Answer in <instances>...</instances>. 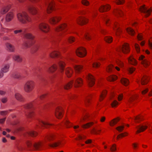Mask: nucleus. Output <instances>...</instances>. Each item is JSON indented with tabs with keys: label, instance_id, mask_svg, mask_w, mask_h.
Returning a JSON list of instances; mask_svg holds the SVG:
<instances>
[{
	"label": "nucleus",
	"instance_id": "f257e3e1",
	"mask_svg": "<svg viewBox=\"0 0 152 152\" xmlns=\"http://www.w3.org/2000/svg\"><path fill=\"white\" fill-rule=\"evenodd\" d=\"M44 142L39 141L32 142L29 140H27L26 144L27 147L29 149L37 151H41L43 149Z\"/></svg>",
	"mask_w": 152,
	"mask_h": 152
},
{
	"label": "nucleus",
	"instance_id": "f03ea898",
	"mask_svg": "<svg viewBox=\"0 0 152 152\" xmlns=\"http://www.w3.org/2000/svg\"><path fill=\"white\" fill-rule=\"evenodd\" d=\"M17 18L18 21L23 24H26L27 22H30L32 20L31 18L25 11L18 13L17 14Z\"/></svg>",
	"mask_w": 152,
	"mask_h": 152
},
{
	"label": "nucleus",
	"instance_id": "7ed1b4c3",
	"mask_svg": "<svg viewBox=\"0 0 152 152\" xmlns=\"http://www.w3.org/2000/svg\"><path fill=\"white\" fill-rule=\"evenodd\" d=\"M23 34L26 38L30 40L28 42L25 43L23 45L26 48L30 47L34 43L33 40L34 36L30 33H26L25 31L23 32Z\"/></svg>",
	"mask_w": 152,
	"mask_h": 152
},
{
	"label": "nucleus",
	"instance_id": "20e7f679",
	"mask_svg": "<svg viewBox=\"0 0 152 152\" xmlns=\"http://www.w3.org/2000/svg\"><path fill=\"white\" fill-rule=\"evenodd\" d=\"M36 101H34L29 104L25 105L24 106V108L26 110H28V111H25L26 115L28 117L31 118L33 115V112L31 111V109L32 108L34 104L35 103Z\"/></svg>",
	"mask_w": 152,
	"mask_h": 152
},
{
	"label": "nucleus",
	"instance_id": "39448f33",
	"mask_svg": "<svg viewBox=\"0 0 152 152\" xmlns=\"http://www.w3.org/2000/svg\"><path fill=\"white\" fill-rule=\"evenodd\" d=\"M34 83L32 81H28L25 84L24 86L25 91L27 93L31 92L34 88Z\"/></svg>",
	"mask_w": 152,
	"mask_h": 152
},
{
	"label": "nucleus",
	"instance_id": "423d86ee",
	"mask_svg": "<svg viewBox=\"0 0 152 152\" xmlns=\"http://www.w3.org/2000/svg\"><path fill=\"white\" fill-rule=\"evenodd\" d=\"M139 10L140 11L145 14V15L146 17L150 15L151 12L152 11V8L148 9L144 5L141 6L139 8Z\"/></svg>",
	"mask_w": 152,
	"mask_h": 152
},
{
	"label": "nucleus",
	"instance_id": "0eeeda50",
	"mask_svg": "<svg viewBox=\"0 0 152 152\" xmlns=\"http://www.w3.org/2000/svg\"><path fill=\"white\" fill-rule=\"evenodd\" d=\"M76 53L78 56L82 57L86 55V52L85 49L82 47H80L76 51Z\"/></svg>",
	"mask_w": 152,
	"mask_h": 152
},
{
	"label": "nucleus",
	"instance_id": "6e6552de",
	"mask_svg": "<svg viewBox=\"0 0 152 152\" xmlns=\"http://www.w3.org/2000/svg\"><path fill=\"white\" fill-rule=\"evenodd\" d=\"M118 50V51H121L124 53H127L130 51L129 45L127 43H124Z\"/></svg>",
	"mask_w": 152,
	"mask_h": 152
},
{
	"label": "nucleus",
	"instance_id": "1a4fd4ad",
	"mask_svg": "<svg viewBox=\"0 0 152 152\" xmlns=\"http://www.w3.org/2000/svg\"><path fill=\"white\" fill-rule=\"evenodd\" d=\"M54 2L52 1H49L46 3V10L48 13L53 10Z\"/></svg>",
	"mask_w": 152,
	"mask_h": 152
},
{
	"label": "nucleus",
	"instance_id": "9d476101",
	"mask_svg": "<svg viewBox=\"0 0 152 152\" xmlns=\"http://www.w3.org/2000/svg\"><path fill=\"white\" fill-rule=\"evenodd\" d=\"M139 60L141 61L142 64L145 67L149 66L150 64V62L145 58L144 56L141 55L139 58Z\"/></svg>",
	"mask_w": 152,
	"mask_h": 152
},
{
	"label": "nucleus",
	"instance_id": "9b49d317",
	"mask_svg": "<svg viewBox=\"0 0 152 152\" xmlns=\"http://www.w3.org/2000/svg\"><path fill=\"white\" fill-rule=\"evenodd\" d=\"M74 83L73 80H72L69 83H68L67 84H66L63 86L62 85H59L57 87V88H56V90H59L60 89H61L63 87L65 89H68L71 88L72 86V84Z\"/></svg>",
	"mask_w": 152,
	"mask_h": 152
},
{
	"label": "nucleus",
	"instance_id": "f8f14e48",
	"mask_svg": "<svg viewBox=\"0 0 152 152\" xmlns=\"http://www.w3.org/2000/svg\"><path fill=\"white\" fill-rule=\"evenodd\" d=\"M63 110L61 107H58L56 109L55 113L56 117L58 118L62 117L63 116Z\"/></svg>",
	"mask_w": 152,
	"mask_h": 152
},
{
	"label": "nucleus",
	"instance_id": "ddd939ff",
	"mask_svg": "<svg viewBox=\"0 0 152 152\" xmlns=\"http://www.w3.org/2000/svg\"><path fill=\"white\" fill-rule=\"evenodd\" d=\"M39 27L41 31L45 32H47L49 30V27L48 25L44 23H41L39 25Z\"/></svg>",
	"mask_w": 152,
	"mask_h": 152
},
{
	"label": "nucleus",
	"instance_id": "4468645a",
	"mask_svg": "<svg viewBox=\"0 0 152 152\" xmlns=\"http://www.w3.org/2000/svg\"><path fill=\"white\" fill-rule=\"evenodd\" d=\"M88 83L89 86L91 87L94 84V79L93 77L91 75L89 74L88 76Z\"/></svg>",
	"mask_w": 152,
	"mask_h": 152
},
{
	"label": "nucleus",
	"instance_id": "2eb2a0df",
	"mask_svg": "<svg viewBox=\"0 0 152 152\" xmlns=\"http://www.w3.org/2000/svg\"><path fill=\"white\" fill-rule=\"evenodd\" d=\"M110 6L107 4L106 5H102L99 8V10L100 12H103L110 10Z\"/></svg>",
	"mask_w": 152,
	"mask_h": 152
},
{
	"label": "nucleus",
	"instance_id": "dca6fc26",
	"mask_svg": "<svg viewBox=\"0 0 152 152\" xmlns=\"http://www.w3.org/2000/svg\"><path fill=\"white\" fill-rule=\"evenodd\" d=\"M56 135L53 134L48 136L45 140V142L47 143L48 142H50L55 139Z\"/></svg>",
	"mask_w": 152,
	"mask_h": 152
},
{
	"label": "nucleus",
	"instance_id": "f3484780",
	"mask_svg": "<svg viewBox=\"0 0 152 152\" xmlns=\"http://www.w3.org/2000/svg\"><path fill=\"white\" fill-rule=\"evenodd\" d=\"M60 18L57 16L53 17L49 19V22L51 24H55L58 22Z\"/></svg>",
	"mask_w": 152,
	"mask_h": 152
},
{
	"label": "nucleus",
	"instance_id": "a211bd4d",
	"mask_svg": "<svg viewBox=\"0 0 152 152\" xmlns=\"http://www.w3.org/2000/svg\"><path fill=\"white\" fill-rule=\"evenodd\" d=\"M10 5H9L7 6H3L1 9L0 13L1 14H4L7 12L9 10L10 8Z\"/></svg>",
	"mask_w": 152,
	"mask_h": 152
},
{
	"label": "nucleus",
	"instance_id": "6ab92c4d",
	"mask_svg": "<svg viewBox=\"0 0 152 152\" xmlns=\"http://www.w3.org/2000/svg\"><path fill=\"white\" fill-rule=\"evenodd\" d=\"M147 128V126L143 125H139L137 126L136 127V128L137 129V130L136 132V133H139L144 131Z\"/></svg>",
	"mask_w": 152,
	"mask_h": 152
},
{
	"label": "nucleus",
	"instance_id": "aec40b11",
	"mask_svg": "<svg viewBox=\"0 0 152 152\" xmlns=\"http://www.w3.org/2000/svg\"><path fill=\"white\" fill-rule=\"evenodd\" d=\"M88 20L84 18L80 17L77 20V22L80 25H83L87 22Z\"/></svg>",
	"mask_w": 152,
	"mask_h": 152
},
{
	"label": "nucleus",
	"instance_id": "412c9836",
	"mask_svg": "<svg viewBox=\"0 0 152 152\" xmlns=\"http://www.w3.org/2000/svg\"><path fill=\"white\" fill-rule=\"evenodd\" d=\"M27 9L29 12L33 15L36 14L37 13L36 9L33 6H28Z\"/></svg>",
	"mask_w": 152,
	"mask_h": 152
},
{
	"label": "nucleus",
	"instance_id": "4be33fe9",
	"mask_svg": "<svg viewBox=\"0 0 152 152\" xmlns=\"http://www.w3.org/2000/svg\"><path fill=\"white\" fill-rule=\"evenodd\" d=\"M149 79L148 76L144 75L140 80V82L142 85H144L147 83Z\"/></svg>",
	"mask_w": 152,
	"mask_h": 152
},
{
	"label": "nucleus",
	"instance_id": "5701e85b",
	"mask_svg": "<svg viewBox=\"0 0 152 152\" xmlns=\"http://www.w3.org/2000/svg\"><path fill=\"white\" fill-rule=\"evenodd\" d=\"M14 15L12 12H10L8 13L6 16L5 20L7 22H9L11 21L13 18Z\"/></svg>",
	"mask_w": 152,
	"mask_h": 152
},
{
	"label": "nucleus",
	"instance_id": "b1692460",
	"mask_svg": "<svg viewBox=\"0 0 152 152\" xmlns=\"http://www.w3.org/2000/svg\"><path fill=\"white\" fill-rule=\"evenodd\" d=\"M37 135V133L34 131H30L27 132L25 134V136L28 138L29 136L34 137Z\"/></svg>",
	"mask_w": 152,
	"mask_h": 152
},
{
	"label": "nucleus",
	"instance_id": "393cba45",
	"mask_svg": "<svg viewBox=\"0 0 152 152\" xmlns=\"http://www.w3.org/2000/svg\"><path fill=\"white\" fill-rule=\"evenodd\" d=\"M61 144V141L58 140L52 143H48L47 144L50 147L54 148L56 147Z\"/></svg>",
	"mask_w": 152,
	"mask_h": 152
},
{
	"label": "nucleus",
	"instance_id": "a878e982",
	"mask_svg": "<svg viewBox=\"0 0 152 152\" xmlns=\"http://www.w3.org/2000/svg\"><path fill=\"white\" fill-rule=\"evenodd\" d=\"M10 65L8 64H5L1 68V70L3 73L7 72L9 70Z\"/></svg>",
	"mask_w": 152,
	"mask_h": 152
},
{
	"label": "nucleus",
	"instance_id": "bb28decb",
	"mask_svg": "<svg viewBox=\"0 0 152 152\" xmlns=\"http://www.w3.org/2000/svg\"><path fill=\"white\" fill-rule=\"evenodd\" d=\"M6 47L8 50L11 52H14L15 50L14 46L9 43L6 44Z\"/></svg>",
	"mask_w": 152,
	"mask_h": 152
},
{
	"label": "nucleus",
	"instance_id": "cd10ccee",
	"mask_svg": "<svg viewBox=\"0 0 152 152\" xmlns=\"http://www.w3.org/2000/svg\"><path fill=\"white\" fill-rule=\"evenodd\" d=\"M39 124L41 126H44L46 128H48L50 126L52 125V124H50L47 122H45L42 120L39 121Z\"/></svg>",
	"mask_w": 152,
	"mask_h": 152
},
{
	"label": "nucleus",
	"instance_id": "c85d7f7f",
	"mask_svg": "<svg viewBox=\"0 0 152 152\" xmlns=\"http://www.w3.org/2000/svg\"><path fill=\"white\" fill-rule=\"evenodd\" d=\"M82 81L81 78H79L77 79L74 83L75 86V87H78L82 85Z\"/></svg>",
	"mask_w": 152,
	"mask_h": 152
},
{
	"label": "nucleus",
	"instance_id": "c756f323",
	"mask_svg": "<svg viewBox=\"0 0 152 152\" xmlns=\"http://www.w3.org/2000/svg\"><path fill=\"white\" fill-rule=\"evenodd\" d=\"M66 27L67 25L65 24H64L56 28V30L57 31L59 32L61 31H62L63 29L66 28Z\"/></svg>",
	"mask_w": 152,
	"mask_h": 152
},
{
	"label": "nucleus",
	"instance_id": "7c9ffc66",
	"mask_svg": "<svg viewBox=\"0 0 152 152\" xmlns=\"http://www.w3.org/2000/svg\"><path fill=\"white\" fill-rule=\"evenodd\" d=\"M115 14L117 15H119L120 17L124 15V13L122 10L119 9L118 8L115 11Z\"/></svg>",
	"mask_w": 152,
	"mask_h": 152
},
{
	"label": "nucleus",
	"instance_id": "2f4dec72",
	"mask_svg": "<svg viewBox=\"0 0 152 152\" xmlns=\"http://www.w3.org/2000/svg\"><path fill=\"white\" fill-rule=\"evenodd\" d=\"M119 26L118 24H115V28H114V30L115 31L116 34L117 36H118L119 34L121 32V30L120 29Z\"/></svg>",
	"mask_w": 152,
	"mask_h": 152
},
{
	"label": "nucleus",
	"instance_id": "473e14b6",
	"mask_svg": "<svg viewBox=\"0 0 152 152\" xmlns=\"http://www.w3.org/2000/svg\"><path fill=\"white\" fill-rule=\"evenodd\" d=\"M73 72V70L70 68H68L66 69V74L67 76L68 77H71Z\"/></svg>",
	"mask_w": 152,
	"mask_h": 152
},
{
	"label": "nucleus",
	"instance_id": "72a5a7b5",
	"mask_svg": "<svg viewBox=\"0 0 152 152\" xmlns=\"http://www.w3.org/2000/svg\"><path fill=\"white\" fill-rule=\"evenodd\" d=\"M13 59L18 62H20L22 61V58L18 55H15L13 57Z\"/></svg>",
	"mask_w": 152,
	"mask_h": 152
},
{
	"label": "nucleus",
	"instance_id": "f704fd0d",
	"mask_svg": "<svg viewBox=\"0 0 152 152\" xmlns=\"http://www.w3.org/2000/svg\"><path fill=\"white\" fill-rule=\"evenodd\" d=\"M33 72L34 74L37 77L38 79L40 82H43L44 80L43 77L41 75H40L37 73L36 71H34Z\"/></svg>",
	"mask_w": 152,
	"mask_h": 152
},
{
	"label": "nucleus",
	"instance_id": "c9c22d12",
	"mask_svg": "<svg viewBox=\"0 0 152 152\" xmlns=\"http://www.w3.org/2000/svg\"><path fill=\"white\" fill-rule=\"evenodd\" d=\"M74 67L76 73L80 72L83 69L82 66L79 65H75L74 66Z\"/></svg>",
	"mask_w": 152,
	"mask_h": 152
},
{
	"label": "nucleus",
	"instance_id": "e433bc0d",
	"mask_svg": "<svg viewBox=\"0 0 152 152\" xmlns=\"http://www.w3.org/2000/svg\"><path fill=\"white\" fill-rule=\"evenodd\" d=\"M15 97L16 99L20 101H23V98L21 94L18 93H16L15 94Z\"/></svg>",
	"mask_w": 152,
	"mask_h": 152
},
{
	"label": "nucleus",
	"instance_id": "4c0bfd02",
	"mask_svg": "<svg viewBox=\"0 0 152 152\" xmlns=\"http://www.w3.org/2000/svg\"><path fill=\"white\" fill-rule=\"evenodd\" d=\"M58 65L59 67L61 72H62L64 70V67L65 63L62 61H60L58 63Z\"/></svg>",
	"mask_w": 152,
	"mask_h": 152
},
{
	"label": "nucleus",
	"instance_id": "58836bf2",
	"mask_svg": "<svg viewBox=\"0 0 152 152\" xmlns=\"http://www.w3.org/2000/svg\"><path fill=\"white\" fill-rule=\"evenodd\" d=\"M128 61L129 63L135 65L137 64L136 60L132 56L129 58Z\"/></svg>",
	"mask_w": 152,
	"mask_h": 152
},
{
	"label": "nucleus",
	"instance_id": "ea45409f",
	"mask_svg": "<svg viewBox=\"0 0 152 152\" xmlns=\"http://www.w3.org/2000/svg\"><path fill=\"white\" fill-rule=\"evenodd\" d=\"M119 120V118H118L113 119L110 123V125L112 126H113L117 123Z\"/></svg>",
	"mask_w": 152,
	"mask_h": 152
},
{
	"label": "nucleus",
	"instance_id": "a19ab883",
	"mask_svg": "<svg viewBox=\"0 0 152 152\" xmlns=\"http://www.w3.org/2000/svg\"><path fill=\"white\" fill-rule=\"evenodd\" d=\"M12 77L15 78L20 79L21 77V76L20 74L18 72H15L12 75Z\"/></svg>",
	"mask_w": 152,
	"mask_h": 152
},
{
	"label": "nucleus",
	"instance_id": "79ce46f5",
	"mask_svg": "<svg viewBox=\"0 0 152 152\" xmlns=\"http://www.w3.org/2000/svg\"><path fill=\"white\" fill-rule=\"evenodd\" d=\"M39 47V45L37 44L34 45L33 48L31 50V51L32 53H34L37 52L38 50Z\"/></svg>",
	"mask_w": 152,
	"mask_h": 152
},
{
	"label": "nucleus",
	"instance_id": "37998d69",
	"mask_svg": "<svg viewBox=\"0 0 152 152\" xmlns=\"http://www.w3.org/2000/svg\"><path fill=\"white\" fill-rule=\"evenodd\" d=\"M121 81V83L125 86L128 85L129 83L128 80L125 78L122 79Z\"/></svg>",
	"mask_w": 152,
	"mask_h": 152
},
{
	"label": "nucleus",
	"instance_id": "c03bdc74",
	"mask_svg": "<svg viewBox=\"0 0 152 152\" xmlns=\"http://www.w3.org/2000/svg\"><path fill=\"white\" fill-rule=\"evenodd\" d=\"M126 31L129 34L132 36L134 35L135 33L134 30L130 28H127L126 29Z\"/></svg>",
	"mask_w": 152,
	"mask_h": 152
},
{
	"label": "nucleus",
	"instance_id": "a18cd8bd",
	"mask_svg": "<svg viewBox=\"0 0 152 152\" xmlns=\"http://www.w3.org/2000/svg\"><path fill=\"white\" fill-rule=\"evenodd\" d=\"M57 67V66L56 64H54L51 67L49 68L48 69V72H53L56 69Z\"/></svg>",
	"mask_w": 152,
	"mask_h": 152
},
{
	"label": "nucleus",
	"instance_id": "49530a36",
	"mask_svg": "<svg viewBox=\"0 0 152 152\" xmlns=\"http://www.w3.org/2000/svg\"><path fill=\"white\" fill-rule=\"evenodd\" d=\"M107 91H103L100 95L99 100L101 101L104 99L106 96Z\"/></svg>",
	"mask_w": 152,
	"mask_h": 152
},
{
	"label": "nucleus",
	"instance_id": "de8ad7c7",
	"mask_svg": "<svg viewBox=\"0 0 152 152\" xmlns=\"http://www.w3.org/2000/svg\"><path fill=\"white\" fill-rule=\"evenodd\" d=\"M59 55L58 52H54L51 53L49 54L51 58H54L55 57H58Z\"/></svg>",
	"mask_w": 152,
	"mask_h": 152
},
{
	"label": "nucleus",
	"instance_id": "09e8293b",
	"mask_svg": "<svg viewBox=\"0 0 152 152\" xmlns=\"http://www.w3.org/2000/svg\"><path fill=\"white\" fill-rule=\"evenodd\" d=\"M137 96H130L128 100V102L129 103L131 104L132 103L133 101L137 97Z\"/></svg>",
	"mask_w": 152,
	"mask_h": 152
},
{
	"label": "nucleus",
	"instance_id": "8fccbe9b",
	"mask_svg": "<svg viewBox=\"0 0 152 152\" xmlns=\"http://www.w3.org/2000/svg\"><path fill=\"white\" fill-rule=\"evenodd\" d=\"M94 123L91 122L90 123H88L85 124H84L82 125V127L84 128H86L90 127Z\"/></svg>",
	"mask_w": 152,
	"mask_h": 152
},
{
	"label": "nucleus",
	"instance_id": "3c124183",
	"mask_svg": "<svg viewBox=\"0 0 152 152\" xmlns=\"http://www.w3.org/2000/svg\"><path fill=\"white\" fill-rule=\"evenodd\" d=\"M117 78V77L115 75H111L108 78V80L109 81H114L116 80Z\"/></svg>",
	"mask_w": 152,
	"mask_h": 152
},
{
	"label": "nucleus",
	"instance_id": "603ef678",
	"mask_svg": "<svg viewBox=\"0 0 152 152\" xmlns=\"http://www.w3.org/2000/svg\"><path fill=\"white\" fill-rule=\"evenodd\" d=\"M64 124L67 127H70L72 126V124L67 120H66L64 121Z\"/></svg>",
	"mask_w": 152,
	"mask_h": 152
},
{
	"label": "nucleus",
	"instance_id": "864d4df0",
	"mask_svg": "<svg viewBox=\"0 0 152 152\" xmlns=\"http://www.w3.org/2000/svg\"><path fill=\"white\" fill-rule=\"evenodd\" d=\"M17 149L20 151H22L25 149L26 147L24 145H19L17 146Z\"/></svg>",
	"mask_w": 152,
	"mask_h": 152
},
{
	"label": "nucleus",
	"instance_id": "5fc2aeb1",
	"mask_svg": "<svg viewBox=\"0 0 152 152\" xmlns=\"http://www.w3.org/2000/svg\"><path fill=\"white\" fill-rule=\"evenodd\" d=\"M105 40L108 43H110L112 41V38L110 37H106L104 38Z\"/></svg>",
	"mask_w": 152,
	"mask_h": 152
},
{
	"label": "nucleus",
	"instance_id": "6e6d98bb",
	"mask_svg": "<svg viewBox=\"0 0 152 152\" xmlns=\"http://www.w3.org/2000/svg\"><path fill=\"white\" fill-rule=\"evenodd\" d=\"M114 69V66L113 65H109L107 69V72H110L113 71Z\"/></svg>",
	"mask_w": 152,
	"mask_h": 152
},
{
	"label": "nucleus",
	"instance_id": "4d7b16f0",
	"mask_svg": "<svg viewBox=\"0 0 152 152\" xmlns=\"http://www.w3.org/2000/svg\"><path fill=\"white\" fill-rule=\"evenodd\" d=\"M124 127V126H120L116 127V129L119 132H121L123 130Z\"/></svg>",
	"mask_w": 152,
	"mask_h": 152
},
{
	"label": "nucleus",
	"instance_id": "13d9d810",
	"mask_svg": "<svg viewBox=\"0 0 152 152\" xmlns=\"http://www.w3.org/2000/svg\"><path fill=\"white\" fill-rule=\"evenodd\" d=\"M81 2L83 5L86 6H88L89 4V1L86 0H82Z\"/></svg>",
	"mask_w": 152,
	"mask_h": 152
},
{
	"label": "nucleus",
	"instance_id": "bf43d9fd",
	"mask_svg": "<svg viewBox=\"0 0 152 152\" xmlns=\"http://www.w3.org/2000/svg\"><path fill=\"white\" fill-rule=\"evenodd\" d=\"M134 119L136 121V122L139 123L140 121L142 120V118L140 116H137Z\"/></svg>",
	"mask_w": 152,
	"mask_h": 152
},
{
	"label": "nucleus",
	"instance_id": "052dcab7",
	"mask_svg": "<svg viewBox=\"0 0 152 152\" xmlns=\"http://www.w3.org/2000/svg\"><path fill=\"white\" fill-rule=\"evenodd\" d=\"M67 40L70 43H72L75 41V38L73 37H71L68 38Z\"/></svg>",
	"mask_w": 152,
	"mask_h": 152
},
{
	"label": "nucleus",
	"instance_id": "680f3d73",
	"mask_svg": "<svg viewBox=\"0 0 152 152\" xmlns=\"http://www.w3.org/2000/svg\"><path fill=\"white\" fill-rule=\"evenodd\" d=\"M118 104V102L116 100H114L111 103V105L113 107H115Z\"/></svg>",
	"mask_w": 152,
	"mask_h": 152
},
{
	"label": "nucleus",
	"instance_id": "e2e57ef3",
	"mask_svg": "<svg viewBox=\"0 0 152 152\" xmlns=\"http://www.w3.org/2000/svg\"><path fill=\"white\" fill-rule=\"evenodd\" d=\"M124 2V0H117L116 3L118 4H122Z\"/></svg>",
	"mask_w": 152,
	"mask_h": 152
},
{
	"label": "nucleus",
	"instance_id": "0e129e2a",
	"mask_svg": "<svg viewBox=\"0 0 152 152\" xmlns=\"http://www.w3.org/2000/svg\"><path fill=\"white\" fill-rule=\"evenodd\" d=\"M110 150L112 151H114L116 150V148L115 144L112 145V147L110 148Z\"/></svg>",
	"mask_w": 152,
	"mask_h": 152
},
{
	"label": "nucleus",
	"instance_id": "69168bd1",
	"mask_svg": "<svg viewBox=\"0 0 152 152\" xmlns=\"http://www.w3.org/2000/svg\"><path fill=\"white\" fill-rule=\"evenodd\" d=\"M92 65L93 67L94 68L97 67L99 66V64L98 62L93 63Z\"/></svg>",
	"mask_w": 152,
	"mask_h": 152
},
{
	"label": "nucleus",
	"instance_id": "338daca9",
	"mask_svg": "<svg viewBox=\"0 0 152 152\" xmlns=\"http://www.w3.org/2000/svg\"><path fill=\"white\" fill-rule=\"evenodd\" d=\"M8 113V111H2L0 112L1 115H6Z\"/></svg>",
	"mask_w": 152,
	"mask_h": 152
},
{
	"label": "nucleus",
	"instance_id": "774afa93",
	"mask_svg": "<svg viewBox=\"0 0 152 152\" xmlns=\"http://www.w3.org/2000/svg\"><path fill=\"white\" fill-rule=\"evenodd\" d=\"M135 47L137 52V53H139L140 51V47L139 45L136 44L135 45Z\"/></svg>",
	"mask_w": 152,
	"mask_h": 152
}]
</instances>
